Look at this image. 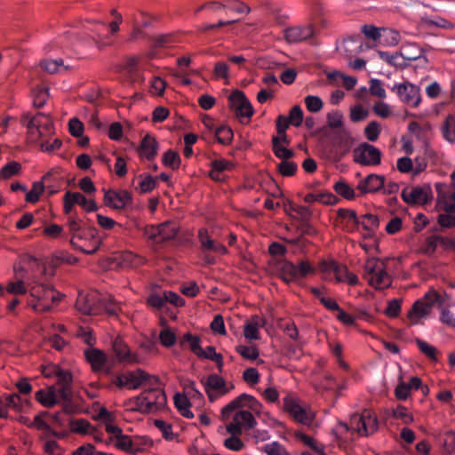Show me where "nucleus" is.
I'll return each instance as SVG.
<instances>
[{
  "label": "nucleus",
  "mask_w": 455,
  "mask_h": 455,
  "mask_svg": "<svg viewBox=\"0 0 455 455\" xmlns=\"http://www.w3.org/2000/svg\"><path fill=\"white\" fill-rule=\"evenodd\" d=\"M441 305L443 299L435 290H430L425 296L418 299L407 314L411 324H418L430 314L435 304Z\"/></svg>",
  "instance_id": "9"
},
{
  "label": "nucleus",
  "mask_w": 455,
  "mask_h": 455,
  "mask_svg": "<svg viewBox=\"0 0 455 455\" xmlns=\"http://www.w3.org/2000/svg\"><path fill=\"white\" fill-rule=\"evenodd\" d=\"M357 225H362L366 231H374L379 226V219L373 214H364Z\"/></svg>",
  "instance_id": "55"
},
{
  "label": "nucleus",
  "mask_w": 455,
  "mask_h": 455,
  "mask_svg": "<svg viewBox=\"0 0 455 455\" xmlns=\"http://www.w3.org/2000/svg\"><path fill=\"white\" fill-rule=\"evenodd\" d=\"M305 104L307 109L312 113L319 112L323 106V100L318 96L315 95H307L305 98Z\"/></svg>",
  "instance_id": "62"
},
{
  "label": "nucleus",
  "mask_w": 455,
  "mask_h": 455,
  "mask_svg": "<svg viewBox=\"0 0 455 455\" xmlns=\"http://www.w3.org/2000/svg\"><path fill=\"white\" fill-rule=\"evenodd\" d=\"M273 150L276 157L287 160L293 156L292 150L286 148L279 143V138H273Z\"/></svg>",
  "instance_id": "52"
},
{
  "label": "nucleus",
  "mask_w": 455,
  "mask_h": 455,
  "mask_svg": "<svg viewBox=\"0 0 455 455\" xmlns=\"http://www.w3.org/2000/svg\"><path fill=\"white\" fill-rule=\"evenodd\" d=\"M358 433L362 436H367L378 429L376 415L370 410H365L361 415H353L350 419V425L340 422L337 427V432L343 434L349 430Z\"/></svg>",
  "instance_id": "8"
},
{
  "label": "nucleus",
  "mask_w": 455,
  "mask_h": 455,
  "mask_svg": "<svg viewBox=\"0 0 455 455\" xmlns=\"http://www.w3.org/2000/svg\"><path fill=\"white\" fill-rule=\"evenodd\" d=\"M215 136L220 143L226 145L231 142L233 132L231 128L222 125L216 129Z\"/></svg>",
  "instance_id": "58"
},
{
  "label": "nucleus",
  "mask_w": 455,
  "mask_h": 455,
  "mask_svg": "<svg viewBox=\"0 0 455 455\" xmlns=\"http://www.w3.org/2000/svg\"><path fill=\"white\" fill-rule=\"evenodd\" d=\"M354 159L362 165H378L381 161V152L373 145L364 142L354 150Z\"/></svg>",
  "instance_id": "19"
},
{
  "label": "nucleus",
  "mask_w": 455,
  "mask_h": 455,
  "mask_svg": "<svg viewBox=\"0 0 455 455\" xmlns=\"http://www.w3.org/2000/svg\"><path fill=\"white\" fill-rule=\"evenodd\" d=\"M93 426L86 419H79L71 420L69 423V428L72 433L79 435H88L92 433Z\"/></svg>",
  "instance_id": "42"
},
{
  "label": "nucleus",
  "mask_w": 455,
  "mask_h": 455,
  "mask_svg": "<svg viewBox=\"0 0 455 455\" xmlns=\"http://www.w3.org/2000/svg\"><path fill=\"white\" fill-rule=\"evenodd\" d=\"M204 386L211 402L228 394L234 388L233 384H228L222 377L217 374L209 375L204 382Z\"/></svg>",
  "instance_id": "17"
},
{
  "label": "nucleus",
  "mask_w": 455,
  "mask_h": 455,
  "mask_svg": "<svg viewBox=\"0 0 455 455\" xmlns=\"http://www.w3.org/2000/svg\"><path fill=\"white\" fill-rule=\"evenodd\" d=\"M17 280L10 282L6 286L7 292L13 295H23L28 292V282L26 283L23 280V276L20 275V272L24 271L22 267L14 268Z\"/></svg>",
  "instance_id": "32"
},
{
  "label": "nucleus",
  "mask_w": 455,
  "mask_h": 455,
  "mask_svg": "<svg viewBox=\"0 0 455 455\" xmlns=\"http://www.w3.org/2000/svg\"><path fill=\"white\" fill-rule=\"evenodd\" d=\"M261 407V403L253 396L240 395L221 409L220 419L224 426L219 427V432L243 434L254 427L256 420L252 412L259 413Z\"/></svg>",
  "instance_id": "1"
},
{
  "label": "nucleus",
  "mask_w": 455,
  "mask_h": 455,
  "mask_svg": "<svg viewBox=\"0 0 455 455\" xmlns=\"http://www.w3.org/2000/svg\"><path fill=\"white\" fill-rule=\"evenodd\" d=\"M228 101L230 108L240 118H250L254 113L251 102L241 91H235L232 92L228 97Z\"/></svg>",
  "instance_id": "21"
},
{
  "label": "nucleus",
  "mask_w": 455,
  "mask_h": 455,
  "mask_svg": "<svg viewBox=\"0 0 455 455\" xmlns=\"http://www.w3.org/2000/svg\"><path fill=\"white\" fill-rule=\"evenodd\" d=\"M333 144L341 152L342 155L350 150L354 144V139L348 129H339L333 132Z\"/></svg>",
  "instance_id": "29"
},
{
  "label": "nucleus",
  "mask_w": 455,
  "mask_h": 455,
  "mask_svg": "<svg viewBox=\"0 0 455 455\" xmlns=\"http://www.w3.org/2000/svg\"><path fill=\"white\" fill-rule=\"evenodd\" d=\"M437 206L446 212H455V186L436 183Z\"/></svg>",
  "instance_id": "20"
},
{
  "label": "nucleus",
  "mask_w": 455,
  "mask_h": 455,
  "mask_svg": "<svg viewBox=\"0 0 455 455\" xmlns=\"http://www.w3.org/2000/svg\"><path fill=\"white\" fill-rule=\"evenodd\" d=\"M266 323L265 319L254 315L252 316L244 325L243 334L247 339H259V331L262 328Z\"/></svg>",
  "instance_id": "31"
},
{
  "label": "nucleus",
  "mask_w": 455,
  "mask_h": 455,
  "mask_svg": "<svg viewBox=\"0 0 455 455\" xmlns=\"http://www.w3.org/2000/svg\"><path fill=\"white\" fill-rule=\"evenodd\" d=\"M382 44L387 46L397 45L401 40L400 33L391 28H382Z\"/></svg>",
  "instance_id": "46"
},
{
  "label": "nucleus",
  "mask_w": 455,
  "mask_h": 455,
  "mask_svg": "<svg viewBox=\"0 0 455 455\" xmlns=\"http://www.w3.org/2000/svg\"><path fill=\"white\" fill-rule=\"evenodd\" d=\"M32 97L34 106L36 108H41L46 103L48 100V89L42 86L36 87L32 92Z\"/></svg>",
  "instance_id": "51"
},
{
  "label": "nucleus",
  "mask_w": 455,
  "mask_h": 455,
  "mask_svg": "<svg viewBox=\"0 0 455 455\" xmlns=\"http://www.w3.org/2000/svg\"><path fill=\"white\" fill-rule=\"evenodd\" d=\"M234 164L226 159H216L212 162L210 177L216 181H223L227 179L226 172L232 171Z\"/></svg>",
  "instance_id": "28"
},
{
  "label": "nucleus",
  "mask_w": 455,
  "mask_h": 455,
  "mask_svg": "<svg viewBox=\"0 0 455 455\" xmlns=\"http://www.w3.org/2000/svg\"><path fill=\"white\" fill-rule=\"evenodd\" d=\"M261 451L266 455H291L287 450L278 442H271L264 444Z\"/></svg>",
  "instance_id": "49"
},
{
  "label": "nucleus",
  "mask_w": 455,
  "mask_h": 455,
  "mask_svg": "<svg viewBox=\"0 0 455 455\" xmlns=\"http://www.w3.org/2000/svg\"><path fill=\"white\" fill-rule=\"evenodd\" d=\"M283 407L296 421L303 425H311L315 416V411L308 405L292 396L284 398Z\"/></svg>",
  "instance_id": "10"
},
{
  "label": "nucleus",
  "mask_w": 455,
  "mask_h": 455,
  "mask_svg": "<svg viewBox=\"0 0 455 455\" xmlns=\"http://www.w3.org/2000/svg\"><path fill=\"white\" fill-rule=\"evenodd\" d=\"M158 143L155 138L147 135L140 145V155L148 159H152L157 154Z\"/></svg>",
  "instance_id": "37"
},
{
  "label": "nucleus",
  "mask_w": 455,
  "mask_h": 455,
  "mask_svg": "<svg viewBox=\"0 0 455 455\" xmlns=\"http://www.w3.org/2000/svg\"><path fill=\"white\" fill-rule=\"evenodd\" d=\"M214 76L216 79H223L226 84L229 79V66L224 61H218L214 66Z\"/></svg>",
  "instance_id": "61"
},
{
  "label": "nucleus",
  "mask_w": 455,
  "mask_h": 455,
  "mask_svg": "<svg viewBox=\"0 0 455 455\" xmlns=\"http://www.w3.org/2000/svg\"><path fill=\"white\" fill-rule=\"evenodd\" d=\"M198 237L203 250L214 251L219 254L227 253V248L223 244L212 239L206 229H200Z\"/></svg>",
  "instance_id": "30"
},
{
  "label": "nucleus",
  "mask_w": 455,
  "mask_h": 455,
  "mask_svg": "<svg viewBox=\"0 0 455 455\" xmlns=\"http://www.w3.org/2000/svg\"><path fill=\"white\" fill-rule=\"evenodd\" d=\"M235 350L245 359L254 360L259 356V351L254 346L238 345Z\"/></svg>",
  "instance_id": "63"
},
{
  "label": "nucleus",
  "mask_w": 455,
  "mask_h": 455,
  "mask_svg": "<svg viewBox=\"0 0 455 455\" xmlns=\"http://www.w3.org/2000/svg\"><path fill=\"white\" fill-rule=\"evenodd\" d=\"M200 358L210 359L219 364L220 368L223 364L222 355L216 353L215 348L212 346L207 347L205 349L202 348V354L197 355Z\"/></svg>",
  "instance_id": "60"
},
{
  "label": "nucleus",
  "mask_w": 455,
  "mask_h": 455,
  "mask_svg": "<svg viewBox=\"0 0 455 455\" xmlns=\"http://www.w3.org/2000/svg\"><path fill=\"white\" fill-rule=\"evenodd\" d=\"M333 189L338 195L347 200H354L356 197L355 189L344 180L337 181L333 186Z\"/></svg>",
  "instance_id": "41"
},
{
  "label": "nucleus",
  "mask_w": 455,
  "mask_h": 455,
  "mask_svg": "<svg viewBox=\"0 0 455 455\" xmlns=\"http://www.w3.org/2000/svg\"><path fill=\"white\" fill-rule=\"evenodd\" d=\"M113 349L120 361L125 363L138 362L137 356L131 353L130 349L123 341V339L119 338L116 339L113 343Z\"/></svg>",
  "instance_id": "33"
},
{
  "label": "nucleus",
  "mask_w": 455,
  "mask_h": 455,
  "mask_svg": "<svg viewBox=\"0 0 455 455\" xmlns=\"http://www.w3.org/2000/svg\"><path fill=\"white\" fill-rule=\"evenodd\" d=\"M106 431L110 435L107 444H113L116 449L132 454L139 451L137 443L124 435L119 427L108 424Z\"/></svg>",
  "instance_id": "14"
},
{
  "label": "nucleus",
  "mask_w": 455,
  "mask_h": 455,
  "mask_svg": "<svg viewBox=\"0 0 455 455\" xmlns=\"http://www.w3.org/2000/svg\"><path fill=\"white\" fill-rule=\"evenodd\" d=\"M285 334L293 341H295L294 346H291L289 348L290 353L296 355L297 349H299L303 345V340L299 336V331L296 325L293 323H288L282 326Z\"/></svg>",
  "instance_id": "34"
},
{
  "label": "nucleus",
  "mask_w": 455,
  "mask_h": 455,
  "mask_svg": "<svg viewBox=\"0 0 455 455\" xmlns=\"http://www.w3.org/2000/svg\"><path fill=\"white\" fill-rule=\"evenodd\" d=\"M174 403L182 416L188 419H192L194 417V414L190 410V403L187 395L177 394L174 396Z\"/></svg>",
  "instance_id": "40"
},
{
  "label": "nucleus",
  "mask_w": 455,
  "mask_h": 455,
  "mask_svg": "<svg viewBox=\"0 0 455 455\" xmlns=\"http://www.w3.org/2000/svg\"><path fill=\"white\" fill-rule=\"evenodd\" d=\"M378 54L381 60H383L384 61H386L387 64H389L391 66L402 68V67H404L407 65V63L403 61L401 54H400V51L395 52L394 54H390L387 52L379 51L378 52Z\"/></svg>",
  "instance_id": "48"
},
{
  "label": "nucleus",
  "mask_w": 455,
  "mask_h": 455,
  "mask_svg": "<svg viewBox=\"0 0 455 455\" xmlns=\"http://www.w3.org/2000/svg\"><path fill=\"white\" fill-rule=\"evenodd\" d=\"M76 307L79 312L84 315L97 314V307H103L110 315H116L118 307L114 303L111 297L100 296L98 292L92 291L89 294L80 292L78 294Z\"/></svg>",
  "instance_id": "6"
},
{
  "label": "nucleus",
  "mask_w": 455,
  "mask_h": 455,
  "mask_svg": "<svg viewBox=\"0 0 455 455\" xmlns=\"http://www.w3.org/2000/svg\"><path fill=\"white\" fill-rule=\"evenodd\" d=\"M315 268L306 260L295 265L290 261H284L280 267V275L286 283L298 282L309 274H314Z\"/></svg>",
  "instance_id": "13"
},
{
  "label": "nucleus",
  "mask_w": 455,
  "mask_h": 455,
  "mask_svg": "<svg viewBox=\"0 0 455 455\" xmlns=\"http://www.w3.org/2000/svg\"><path fill=\"white\" fill-rule=\"evenodd\" d=\"M44 440L43 450L44 455H61V449L59 443L52 439H49L47 436L42 437Z\"/></svg>",
  "instance_id": "59"
},
{
  "label": "nucleus",
  "mask_w": 455,
  "mask_h": 455,
  "mask_svg": "<svg viewBox=\"0 0 455 455\" xmlns=\"http://www.w3.org/2000/svg\"><path fill=\"white\" fill-rule=\"evenodd\" d=\"M383 186L384 176L379 174H370L359 181L356 188L360 195H365L369 193L379 192L381 191Z\"/></svg>",
  "instance_id": "26"
},
{
  "label": "nucleus",
  "mask_w": 455,
  "mask_h": 455,
  "mask_svg": "<svg viewBox=\"0 0 455 455\" xmlns=\"http://www.w3.org/2000/svg\"><path fill=\"white\" fill-rule=\"evenodd\" d=\"M97 25L104 27L105 24L100 20H95L93 22L87 21V24L84 25V28L85 32L89 33V36L93 41L95 46L99 50H103L107 46L110 45V42L108 41L109 36L100 35L99 29L96 28Z\"/></svg>",
  "instance_id": "27"
},
{
  "label": "nucleus",
  "mask_w": 455,
  "mask_h": 455,
  "mask_svg": "<svg viewBox=\"0 0 455 455\" xmlns=\"http://www.w3.org/2000/svg\"><path fill=\"white\" fill-rule=\"evenodd\" d=\"M51 176V172H48L44 175L42 180L34 182L31 190L26 194L27 202L34 204L39 200V196L44 189V183L50 180Z\"/></svg>",
  "instance_id": "35"
},
{
  "label": "nucleus",
  "mask_w": 455,
  "mask_h": 455,
  "mask_svg": "<svg viewBox=\"0 0 455 455\" xmlns=\"http://www.w3.org/2000/svg\"><path fill=\"white\" fill-rule=\"evenodd\" d=\"M41 66L50 74L61 73L68 69V67L63 64L61 59L45 60L41 62Z\"/></svg>",
  "instance_id": "45"
},
{
  "label": "nucleus",
  "mask_w": 455,
  "mask_h": 455,
  "mask_svg": "<svg viewBox=\"0 0 455 455\" xmlns=\"http://www.w3.org/2000/svg\"><path fill=\"white\" fill-rule=\"evenodd\" d=\"M68 196L72 197L73 202L81 205L85 211L91 212L97 210L96 203L92 199H87L84 196L78 192L68 191Z\"/></svg>",
  "instance_id": "43"
},
{
  "label": "nucleus",
  "mask_w": 455,
  "mask_h": 455,
  "mask_svg": "<svg viewBox=\"0 0 455 455\" xmlns=\"http://www.w3.org/2000/svg\"><path fill=\"white\" fill-rule=\"evenodd\" d=\"M343 124L344 117L339 111L333 110L327 114V126L334 130V132L339 129H346Z\"/></svg>",
  "instance_id": "47"
},
{
  "label": "nucleus",
  "mask_w": 455,
  "mask_h": 455,
  "mask_svg": "<svg viewBox=\"0 0 455 455\" xmlns=\"http://www.w3.org/2000/svg\"><path fill=\"white\" fill-rule=\"evenodd\" d=\"M86 359L95 370L101 369L106 362V355L97 348H88L84 351Z\"/></svg>",
  "instance_id": "38"
},
{
  "label": "nucleus",
  "mask_w": 455,
  "mask_h": 455,
  "mask_svg": "<svg viewBox=\"0 0 455 455\" xmlns=\"http://www.w3.org/2000/svg\"><path fill=\"white\" fill-rule=\"evenodd\" d=\"M42 374L46 378L56 377L58 385L60 386V395L68 396V386L71 387L73 381L72 374L68 370H64L54 363H49L42 366Z\"/></svg>",
  "instance_id": "18"
},
{
  "label": "nucleus",
  "mask_w": 455,
  "mask_h": 455,
  "mask_svg": "<svg viewBox=\"0 0 455 455\" xmlns=\"http://www.w3.org/2000/svg\"><path fill=\"white\" fill-rule=\"evenodd\" d=\"M230 436L224 440V445L227 449L234 451H241L244 447L243 442L241 440L242 434H229Z\"/></svg>",
  "instance_id": "54"
},
{
  "label": "nucleus",
  "mask_w": 455,
  "mask_h": 455,
  "mask_svg": "<svg viewBox=\"0 0 455 455\" xmlns=\"http://www.w3.org/2000/svg\"><path fill=\"white\" fill-rule=\"evenodd\" d=\"M61 294L56 291L51 285L42 283L34 275L28 281V305L36 312L48 311L52 303L60 300Z\"/></svg>",
  "instance_id": "4"
},
{
  "label": "nucleus",
  "mask_w": 455,
  "mask_h": 455,
  "mask_svg": "<svg viewBox=\"0 0 455 455\" xmlns=\"http://www.w3.org/2000/svg\"><path fill=\"white\" fill-rule=\"evenodd\" d=\"M312 25H299L287 28L283 30L284 38L289 44H297L314 36Z\"/></svg>",
  "instance_id": "22"
},
{
  "label": "nucleus",
  "mask_w": 455,
  "mask_h": 455,
  "mask_svg": "<svg viewBox=\"0 0 455 455\" xmlns=\"http://www.w3.org/2000/svg\"><path fill=\"white\" fill-rule=\"evenodd\" d=\"M391 91L396 93L401 102L410 108H416L422 101L420 87L411 82L406 81L400 84H395L391 87Z\"/></svg>",
  "instance_id": "11"
},
{
  "label": "nucleus",
  "mask_w": 455,
  "mask_h": 455,
  "mask_svg": "<svg viewBox=\"0 0 455 455\" xmlns=\"http://www.w3.org/2000/svg\"><path fill=\"white\" fill-rule=\"evenodd\" d=\"M179 228L175 223L167 221L159 226H147L144 228V235L153 243L158 244L174 238Z\"/></svg>",
  "instance_id": "15"
},
{
  "label": "nucleus",
  "mask_w": 455,
  "mask_h": 455,
  "mask_svg": "<svg viewBox=\"0 0 455 455\" xmlns=\"http://www.w3.org/2000/svg\"><path fill=\"white\" fill-rule=\"evenodd\" d=\"M166 404L164 392L159 387L158 381L144 388L138 396L126 403L128 410L142 413H154L161 411Z\"/></svg>",
  "instance_id": "3"
},
{
  "label": "nucleus",
  "mask_w": 455,
  "mask_h": 455,
  "mask_svg": "<svg viewBox=\"0 0 455 455\" xmlns=\"http://www.w3.org/2000/svg\"><path fill=\"white\" fill-rule=\"evenodd\" d=\"M28 401L22 399L19 395L12 394L6 395L4 399H0V418L8 417L7 409H12L16 411H22L25 405H28Z\"/></svg>",
  "instance_id": "25"
},
{
  "label": "nucleus",
  "mask_w": 455,
  "mask_h": 455,
  "mask_svg": "<svg viewBox=\"0 0 455 455\" xmlns=\"http://www.w3.org/2000/svg\"><path fill=\"white\" fill-rule=\"evenodd\" d=\"M363 277L376 290H384L392 283V277L387 271L385 261L378 258H369L365 261Z\"/></svg>",
  "instance_id": "7"
},
{
  "label": "nucleus",
  "mask_w": 455,
  "mask_h": 455,
  "mask_svg": "<svg viewBox=\"0 0 455 455\" xmlns=\"http://www.w3.org/2000/svg\"><path fill=\"white\" fill-rule=\"evenodd\" d=\"M157 381L158 379L156 377L150 376L141 370L130 371L117 378V385L129 389L145 388Z\"/></svg>",
  "instance_id": "12"
},
{
  "label": "nucleus",
  "mask_w": 455,
  "mask_h": 455,
  "mask_svg": "<svg viewBox=\"0 0 455 455\" xmlns=\"http://www.w3.org/2000/svg\"><path fill=\"white\" fill-rule=\"evenodd\" d=\"M163 164L175 170L180 166V157L177 152L170 149L164 154Z\"/></svg>",
  "instance_id": "57"
},
{
  "label": "nucleus",
  "mask_w": 455,
  "mask_h": 455,
  "mask_svg": "<svg viewBox=\"0 0 455 455\" xmlns=\"http://www.w3.org/2000/svg\"><path fill=\"white\" fill-rule=\"evenodd\" d=\"M369 92L371 95L379 99H385L387 97L386 90L384 89L381 81L379 79L373 78L370 81Z\"/></svg>",
  "instance_id": "64"
},
{
  "label": "nucleus",
  "mask_w": 455,
  "mask_h": 455,
  "mask_svg": "<svg viewBox=\"0 0 455 455\" xmlns=\"http://www.w3.org/2000/svg\"><path fill=\"white\" fill-rule=\"evenodd\" d=\"M402 197L408 204H425L431 197V189L428 187L404 188Z\"/></svg>",
  "instance_id": "23"
},
{
  "label": "nucleus",
  "mask_w": 455,
  "mask_h": 455,
  "mask_svg": "<svg viewBox=\"0 0 455 455\" xmlns=\"http://www.w3.org/2000/svg\"><path fill=\"white\" fill-rule=\"evenodd\" d=\"M21 123L27 128L28 140L39 146L41 141L48 140L54 133L52 119L43 113H38L34 116L24 114Z\"/></svg>",
  "instance_id": "5"
},
{
  "label": "nucleus",
  "mask_w": 455,
  "mask_h": 455,
  "mask_svg": "<svg viewBox=\"0 0 455 455\" xmlns=\"http://www.w3.org/2000/svg\"><path fill=\"white\" fill-rule=\"evenodd\" d=\"M400 54L403 61L416 60L421 58L423 54L422 49L416 44H405L401 47Z\"/></svg>",
  "instance_id": "36"
},
{
  "label": "nucleus",
  "mask_w": 455,
  "mask_h": 455,
  "mask_svg": "<svg viewBox=\"0 0 455 455\" xmlns=\"http://www.w3.org/2000/svg\"><path fill=\"white\" fill-rule=\"evenodd\" d=\"M369 110L361 104L355 105L350 108L349 117L354 123H358L369 116Z\"/></svg>",
  "instance_id": "50"
},
{
  "label": "nucleus",
  "mask_w": 455,
  "mask_h": 455,
  "mask_svg": "<svg viewBox=\"0 0 455 455\" xmlns=\"http://www.w3.org/2000/svg\"><path fill=\"white\" fill-rule=\"evenodd\" d=\"M342 48L349 57L363 52V44L356 37H349L342 43Z\"/></svg>",
  "instance_id": "44"
},
{
  "label": "nucleus",
  "mask_w": 455,
  "mask_h": 455,
  "mask_svg": "<svg viewBox=\"0 0 455 455\" xmlns=\"http://www.w3.org/2000/svg\"><path fill=\"white\" fill-rule=\"evenodd\" d=\"M104 202L107 206L121 210L132 203V195L126 190L105 192Z\"/></svg>",
  "instance_id": "24"
},
{
  "label": "nucleus",
  "mask_w": 455,
  "mask_h": 455,
  "mask_svg": "<svg viewBox=\"0 0 455 455\" xmlns=\"http://www.w3.org/2000/svg\"><path fill=\"white\" fill-rule=\"evenodd\" d=\"M443 138L449 143H455V115H449L441 127Z\"/></svg>",
  "instance_id": "39"
},
{
  "label": "nucleus",
  "mask_w": 455,
  "mask_h": 455,
  "mask_svg": "<svg viewBox=\"0 0 455 455\" xmlns=\"http://www.w3.org/2000/svg\"><path fill=\"white\" fill-rule=\"evenodd\" d=\"M381 128L378 122L371 121L364 128V135L368 140L374 142L379 139Z\"/></svg>",
  "instance_id": "56"
},
{
  "label": "nucleus",
  "mask_w": 455,
  "mask_h": 455,
  "mask_svg": "<svg viewBox=\"0 0 455 455\" xmlns=\"http://www.w3.org/2000/svg\"><path fill=\"white\" fill-rule=\"evenodd\" d=\"M181 345L188 343L191 351L195 355L202 354V347L200 346V339L197 336H194L191 333H186L180 339Z\"/></svg>",
  "instance_id": "53"
},
{
  "label": "nucleus",
  "mask_w": 455,
  "mask_h": 455,
  "mask_svg": "<svg viewBox=\"0 0 455 455\" xmlns=\"http://www.w3.org/2000/svg\"><path fill=\"white\" fill-rule=\"evenodd\" d=\"M36 398L42 405L51 408L58 403L69 402L72 398V387L68 386L67 397L60 395V387L58 388L52 385L45 389L37 391Z\"/></svg>",
  "instance_id": "16"
},
{
  "label": "nucleus",
  "mask_w": 455,
  "mask_h": 455,
  "mask_svg": "<svg viewBox=\"0 0 455 455\" xmlns=\"http://www.w3.org/2000/svg\"><path fill=\"white\" fill-rule=\"evenodd\" d=\"M67 227L71 235L70 243L74 248L86 254H92L98 251L101 239L96 228L85 227L81 220L73 216L68 218Z\"/></svg>",
  "instance_id": "2"
}]
</instances>
